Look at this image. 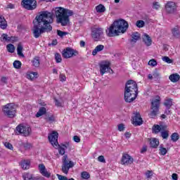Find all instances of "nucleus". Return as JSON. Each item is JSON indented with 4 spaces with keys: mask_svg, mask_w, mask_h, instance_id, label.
<instances>
[{
    "mask_svg": "<svg viewBox=\"0 0 180 180\" xmlns=\"http://www.w3.org/2000/svg\"><path fill=\"white\" fill-rule=\"evenodd\" d=\"M33 23V36L35 39H39L43 33L53 30V27H51L53 13L49 11H42L40 15L36 16Z\"/></svg>",
    "mask_w": 180,
    "mask_h": 180,
    "instance_id": "obj_1",
    "label": "nucleus"
},
{
    "mask_svg": "<svg viewBox=\"0 0 180 180\" xmlns=\"http://www.w3.org/2000/svg\"><path fill=\"white\" fill-rule=\"evenodd\" d=\"M129 28V23L124 20H117L105 30V33L108 37H115L119 36L120 33H126Z\"/></svg>",
    "mask_w": 180,
    "mask_h": 180,
    "instance_id": "obj_2",
    "label": "nucleus"
},
{
    "mask_svg": "<svg viewBox=\"0 0 180 180\" xmlns=\"http://www.w3.org/2000/svg\"><path fill=\"white\" fill-rule=\"evenodd\" d=\"M137 83L133 80H129L125 85L124 101L129 103L133 102L139 95Z\"/></svg>",
    "mask_w": 180,
    "mask_h": 180,
    "instance_id": "obj_3",
    "label": "nucleus"
},
{
    "mask_svg": "<svg viewBox=\"0 0 180 180\" xmlns=\"http://www.w3.org/2000/svg\"><path fill=\"white\" fill-rule=\"evenodd\" d=\"M74 13L72 11L58 7L55 8V15L57 18L58 23H60L62 26H67L70 22V16H72Z\"/></svg>",
    "mask_w": 180,
    "mask_h": 180,
    "instance_id": "obj_4",
    "label": "nucleus"
},
{
    "mask_svg": "<svg viewBox=\"0 0 180 180\" xmlns=\"http://www.w3.org/2000/svg\"><path fill=\"white\" fill-rule=\"evenodd\" d=\"M161 104V99L160 97L158 98H153L151 101L150 105V112L148 114V116L151 119H155L157 117V115H158L160 112V105Z\"/></svg>",
    "mask_w": 180,
    "mask_h": 180,
    "instance_id": "obj_5",
    "label": "nucleus"
},
{
    "mask_svg": "<svg viewBox=\"0 0 180 180\" xmlns=\"http://www.w3.org/2000/svg\"><path fill=\"white\" fill-rule=\"evenodd\" d=\"M3 112L5 116L9 117L10 119H13L16 116V107L13 103H8L3 108Z\"/></svg>",
    "mask_w": 180,
    "mask_h": 180,
    "instance_id": "obj_6",
    "label": "nucleus"
},
{
    "mask_svg": "<svg viewBox=\"0 0 180 180\" xmlns=\"http://www.w3.org/2000/svg\"><path fill=\"white\" fill-rule=\"evenodd\" d=\"M91 37L94 39V41H101L103 37V28L102 27H94L91 30Z\"/></svg>",
    "mask_w": 180,
    "mask_h": 180,
    "instance_id": "obj_7",
    "label": "nucleus"
},
{
    "mask_svg": "<svg viewBox=\"0 0 180 180\" xmlns=\"http://www.w3.org/2000/svg\"><path fill=\"white\" fill-rule=\"evenodd\" d=\"M73 167L74 162L68 160V156L65 155L63 158L62 172L67 175L70 171V168H72Z\"/></svg>",
    "mask_w": 180,
    "mask_h": 180,
    "instance_id": "obj_8",
    "label": "nucleus"
},
{
    "mask_svg": "<svg viewBox=\"0 0 180 180\" xmlns=\"http://www.w3.org/2000/svg\"><path fill=\"white\" fill-rule=\"evenodd\" d=\"M21 5L27 11H33L37 8V1L36 0H22Z\"/></svg>",
    "mask_w": 180,
    "mask_h": 180,
    "instance_id": "obj_9",
    "label": "nucleus"
},
{
    "mask_svg": "<svg viewBox=\"0 0 180 180\" xmlns=\"http://www.w3.org/2000/svg\"><path fill=\"white\" fill-rule=\"evenodd\" d=\"M16 131L18 134H22L26 137L30 134L32 129L29 126L20 124L16 127Z\"/></svg>",
    "mask_w": 180,
    "mask_h": 180,
    "instance_id": "obj_10",
    "label": "nucleus"
},
{
    "mask_svg": "<svg viewBox=\"0 0 180 180\" xmlns=\"http://www.w3.org/2000/svg\"><path fill=\"white\" fill-rule=\"evenodd\" d=\"M62 56L63 58H71V57L78 56V51L71 48H67L66 49L63 51Z\"/></svg>",
    "mask_w": 180,
    "mask_h": 180,
    "instance_id": "obj_11",
    "label": "nucleus"
},
{
    "mask_svg": "<svg viewBox=\"0 0 180 180\" xmlns=\"http://www.w3.org/2000/svg\"><path fill=\"white\" fill-rule=\"evenodd\" d=\"M132 124L134 126H141L143 124V118H141L140 112L134 113L132 116Z\"/></svg>",
    "mask_w": 180,
    "mask_h": 180,
    "instance_id": "obj_12",
    "label": "nucleus"
},
{
    "mask_svg": "<svg viewBox=\"0 0 180 180\" xmlns=\"http://www.w3.org/2000/svg\"><path fill=\"white\" fill-rule=\"evenodd\" d=\"M134 161V159L127 153H124L121 159V164L122 165H131V163Z\"/></svg>",
    "mask_w": 180,
    "mask_h": 180,
    "instance_id": "obj_13",
    "label": "nucleus"
},
{
    "mask_svg": "<svg viewBox=\"0 0 180 180\" xmlns=\"http://www.w3.org/2000/svg\"><path fill=\"white\" fill-rule=\"evenodd\" d=\"M49 141L52 146H58V133L57 131H53L48 136Z\"/></svg>",
    "mask_w": 180,
    "mask_h": 180,
    "instance_id": "obj_14",
    "label": "nucleus"
},
{
    "mask_svg": "<svg viewBox=\"0 0 180 180\" xmlns=\"http://www.w3.org/2000/svg\"><path fill=\"white\" fill-rule=\"evenodd\" d=\"M165 10L167 13H174L176 11V5L174 1H169L165 5Z\"/></svg>",
    "mask_w": 180,
    "mask_h": 180,
    "instance_id": "obj_15",
    "label": "nucleus"
},
{
    "mask_svg": "<svg viewBox=\"0 0 180 180\" xmlns=\"http://www.w3.org/2000/svg\"><path fill=\"white\" fill-rule=\"evenodd\" d=\"M39 171L42 176H45V178H50L51 176V173L47 171L46 169V166L43 164L39 165Z\"/></svg>",
    "mask_w": 180,
    "mask_h": 180,
    "instance_id": "obj_16",
    "label": "nucleus"
},
{
    "mask_svg": "<svg viewBox=\"0 0 180 180\" xmlns=\"http://www.w3.org/2000/svg\"><path fill=\"white\" fill-rule=\"evenodd\" d=\"M6 27H8V22H6V20H5V17L0 15V28L5 30Z\"/></svg>",
    "mask_w": 180,
    "mask_h": 180,
    "instance_id": "obj_17",
    "label": "nucleus"
},
{
    "mask_svg": "<svg viewBox=\"0 0 180 180\" xmlns=\"http://www.w3.org/2000/svg\"><path fill=\"white\" fill-rule=\"evenodd\" d=\"M33 67L36 68H39L40 67V57L34 56L33 59L31 60Z\"/></svg>",
    "mask_w": 180,
    "mask_h": 180,
    "instance_id": "obj_18",
    "label": "nucleus"
},
{
    "mask_svg": "<svg viewBox=\"0 0 180 180\" xmlns=\"http://www.w3.org/2000/svg\"><path fill=\"white\" fill-rule=\"evenodd\" d=\"M150 146L152 148H157L160 146V141L156 138H153L150 141Z\"/></svg>",
    "mask_w": 180,
    "mask_h": 180,
    "instance_id": "obj_19",
    "label": "nucleus"
},
{
    "mask_svg": "<svg viewBox=\"0 0 180 180\" xmlns=\"http://www.w3.org/2000/svg\"><path fill=\"white\" fill-rule=\"evenodd\" d=\"M20 165H21V168H22V169H29V168H30V161L27 160H22L20 162Z\"/></svg>",
    "mask_w": 180,
    "mask_h": 180,
    "instance_id": "obj_20",
    "label": "nucleus"
},
{
    "mask_svg": "<svg viewBox=\"0 0 180 180\" xmlns=\"http://www.w3.org/2000/svg\"><path fill=\"white\" fill-rule=\"evenodd\" d=\"M143 41L146 46H150L152 43L151 37H150V35L147 34H143Z\"/></svg>",
    "mask_w": 180,
    "mask_h": 180,
    "instance_id": "obj_21",
    "label": "nucleus"
},
{
    "mask_svg": "<svg viewBox=\"0 0 180 180\" xmlns=\"http://www.w3.org/2000/svg\"><path fill=\"white\" fill-rule=\"evenodd\" d=\"M140 40V34L137 32H133L131 34V43H137V41Z\"/></svg>",
    "mask_w": 180,
    "mask_h": 180,
    "instance_id": "obj_22",
    "label": "nucleus"
},
{
    "mask_svg": "<svg viewBox=\"0 0 180 180\" xmlns=\"http://www.w3.org/2000/svg\"><path fill=\"white\" fill-rule=\"evenodd\" d=\"M109 65L106 64H101L100 65V72L101 75H103V74H105L108 72V70H109Z\"/></svg>",
    "mask_w": 180,
    "mask_h": 180,
    "instance_id": "obj_23",
    "label": "nucleus"
},
{
    "mask_svg": "<svg viewBox=\"0 0 180 180\" xmlns=\"http://www.w3.org/2000/svg\"><path fill=\"white\" fill-rule=\"evenodd\" d=\"M169 79L172 82H178L180 79V76L178 74H172L169 77Z\"/></svg>",
    "mask_w": 180,
    "mask_h": 180,
    "instance_id": "obj_24",
    "label": "nucleus"
},
{
    "mask_svg": "<svg viewBox=\"0 0 180 180\" xmlns=\"http://www.w3.org/2000/svg\"><path fill=\"white\" fill-rule=\"evenodd\" d=\"M105 49V46L103 45H98L94 50L92 51L93 56H96L99 51H102Z\"/></svg>",
    "mask_w": 180,
    "mask_h": 180,
    "instance_id": "obj_25",
    "label": "nucleus"
},
{
    "mask_svg": "<svg viewBox=\"0 0 180 180\" xmlns=\"http://www.w3.org/2000/svg\"><path fill=\"white\" fill-rule=\"evenodd\" d=\"M38 73L36 72H32L28 74H27V79H30L31 81H33L35 78H37Z\"/></svg>",
    "mask_w": 180,
    "mask_h": 180,
    "instance_id": "obj_26",
    "label": "nucleus"
},
{
    "mask_svg": "<svg viewBox=\"0 0 180 180\" xmlns=\"http://www.w3.org/2000/svg\"><path fill=\"white\" fill-rule=\"evenodd\" d=\"M96 11L98 13H103V12H105L106 8H105V6L99 4L98 6H96Z\"/></svg>",
    "mask_w": 180,
    "mask_h": 180,
    "instance_id": "obj_27",
    "label": "nucleus"
},
{
    "mask_svg": "<svg viewBox=\"0 0 180 180\" xmlns=\"http://www.w3.org/2000/svg\"><path fill=\"white\" fill-rule=\"evenodd\" d=\"M46 108L41 107L39 108V111L36 114L37 117H40V116H43V115H46Z\"/></svg>",
    "mask_w": 180,
    "mask_h": 180,
    "instance_id": "obj_28",
    "label": "nucleus"
},
{
    "mask_svg": "<svg viewBox=\"0 0 180 180\" xmlns=\"http://www.w3.org/2000/svg\"><path fill=\"white\" fill-rule=\"evenodd\" d=\"M22 51H23V46H22V44H18V47H17V53L18 55L19 56V57H25V55L23 54V53H22Z\"/></svg>",
    "mask_w": 180,
    "mask_h": 180,
    "instance_id": "obj_29",
    "label": "nucleus"
},
{
    "mask_svg": "<svg viewBox=\"0 0 180 180\" xmlns=\"http://www.w3.org/2000/svg\"><path fill=\"white\" fill-rule=\"evenodd\" d=\"M164 105L167 108V109H171V106H172V99L168 98L165 100Z\"/></svg>",
    "mask_w": 180,
    "mask_h": 180,
    "instance_id": "obj_30",
    "label": "nucleus"
},
{
    "mask_svg": "<svg viewBox=\"0 0 180 180\" xmlns=\"http://www.w3.org/2000/svg\"><path fill=\"white\" fill-rule=\"evenodd\" d=\"M153 133H155V134H158L160 131H161V127L158 124L153 125Z\"/></svg>",
    "mask_w": 180,
    "mask_h": 180,
    "instance_id": "obj_31",
    "label": "nucleus"
},
{
    "mask_svg": "<svg viewBox=\"0 0 180 180\" xmlns=\"http://www.w3.org/2000/svg\"><path fill=\"white\" fill-rule=\"evenodd\" d=\"M172 33L174 37L179 38L180 37L179 29L178 27L173 28Z\"/></svg>",
    "mask_w": 180,
    "mask_h": 180,
    "instance_id": "obj_32",
    "label": "nucleus"
},
{
    "mask_svg": "<svg viewBox=\"0 0 180 180\" xmlns=\"http://www.w3.org/2000/svg\"><path fill=\"white\" fill-rule=\"evenodd\" d=\"M171 139L173 141L174 143L178 141L179 140V134L176 132L173 133L171 135Z\"/></svg>",
    "mask_w": 180,
    "mask_h": 180,
    "instance_id": "obj_33",
    "label": "nucleus"
},
{
    "mask_svg": "<svg viewBox=\"0 0 180 180\" xmlns=\"http://www.w3.org/2000/svg\"><path fill=\"white\" fill-rule=\"evenodd\" d=\"M159 154H160V155H165L167 153H168L167 148L162 147V145H160V146L159 147Z\"/></svg>",
    "mask_w": 180,
    "mask_h": 180,
    "instance_id": "obj_34",
    "label": "nucleus"
},
{
    "mask_svg": "<svg viewBox=\"0 0 180 180\" xmlns=\"http://www.w3.org/2000/svg\"><path fill=\"white\" fill-rule=\"evenodd\" d=\"M23 179L25 180H34V177L30 173H26L22 176Z\"/></svg>",
    "mask_w": 180,
    "mask_h": 180,
    "instance_id": "obj_35",
    "label": "nucleus"
},
{
    "mask_svg": "<svg viewBox=\"0 0 180 180\" xmlns=\"http://www.w3.org/2000/svg\"><path fill=\"white\" fill-rule=\"evenodd\" d=\"M65 148H67L66 145H62L61 146H59L58 151L60 155H64V154H65Z\"/></svg>",
    "mask_w": 180,
    "mask_h": 180,
    "instance_id": "obj_36",
    "label": "nucleus"
},
{
    "mask_svg": "<svg viewBox=\"0 0 180 180\" xmlns=\"http://www.w3.org/2000/svg\"><path fill=\"white\" fill-rule=\"evenodd\" d=\"M161 137L164 139H168L169 137V131H162L160 132Z\"/></svg>",
    "mask_w": 180,
    "mask_h": 180,
    "instance_id": "obj_37",
    "label": "nucleus"
},
{
    "mask_svg": "<svg viewBox=\"0 0 180 180\" xmlns=\"http://www.w3.org/2000/svg\"><path fill=\"white\" fill-rule=\"evenodd\" d=\"M6 49L8 53H15V46L12 44H9L6 46Z\"/></svg>",
    "mask_w": 180,
    "mask_h": 180,
    "instance_id": "obj_38",
    "label": "nucleus"
},
{
    "mask_svg": "<svg viewBox=\"0 0 180 180\" xmlns=\"http://www.w3.org/2000/svg\"><path fill=\"white\" fill-rule=\"evenodd\" d=\"M14 68L19 70L22 67V62L19 60H15L13 63Z\"/></svg>",
    "mask_w": 180,
    "mask_h": 180,
    "instance_id": "obj_39",
    "label": "nucleus"
},
{
    "mask_svg": "<svg viewBox=\"0 0 180 180\" xmlns=\"http://www.w3.org/2000/svg\"><path fill=\"white\" fill-rule=\"evenodd\" d=\"M81 176L82 179H89V178H91V175L89 173H88V172H82L81 173Z\"/></svg>",
    "mask_w": 180,
    "mask_h": 180,
    "instance_id": "obj_40",
    "label": "nucleus"
},
{
    "mask_svg": "<svg viewBox=\"0 0 180 180\" xmlns=\"http://www.w3.org/2000/svg\"><path fill=\"white\" fill-rule=\"evenodd\" d=\"M162 60V61H165V63H167V64H172V63H174V60H172V59L169 58L168 56H163Z\"/></svg>",
    "mask_w": 180,
    "mask_h": 180,
    "instance_id": "obj_41",
    "label": "nucleus"
},
{
    "mask_svg": "<svg viewBox=\"0 0 180 180\" xmlns=\"http://www.w3.org/2000/svg\"><path fill=\"white\" fill-rule=\"evenodd\" d=\"M144 25H146V22H144V21L141 20H138L136 22V26L139 28L144 27Z\"/></svg>",
    "mask_w": 180,
    "mask_h": 180,
    "instance_id": "obj_42",
    "label": "nucleus"
},
{
    "mask_svg": "<svg viewBox=\"0 0 180 180\" xmlns=\"http://www.w3.org/2000/svg\"><path fill=\"white\" fill-rule=\"evenodd\" d=\"M55 60L56 61V63H61V61H63V58H61V55L58 53H56L55 54Z\"/></svg>",
    "mask_w": 180,
    "mask_h": 180,
    "instance_id": "obj_43",
    "label": "nucleus"
},
{
    "mask_svg": "<svg viewBox=\"0 0 180 180\" xmlns=\"http://www.w3.org/2000/svg\"><path fill=\"white\" fill-rule=\"evenodd\" d=\"M57 33H58V36H59L60 37H64V36H67V34H68V32H63L60 30H57Z\"/></svg>",
    "mask_w": 180,
    "mask_h": 180,
    "instance_id": "obj_44",
    "label": "nucleus"
},
{
    "mask_svg": "<svg viewBox=\"0 0 180 180\" xmlns=\"http://www.w3.org/2000/svg\"><path fill=\"white\" fill-rule=\"evenodd\" d=\"M148 65H151V67H155V65H157V60H155V59L149 60Z\"/></svg>",
    "mask_w": 180,
    "mask_h": 180,
    "instance_id": "obj_45",
    "label": "nucleus"
},
{
    "mask_svg": "<svg viewBox=\"0 0 180 180\" xmlns=\"http://www.w3.org/2000/svg\"><path fill=\"white\" fill-rule=\"evenodd\" d=\"M98 161L99 162H103V164H105V162H106V160H105V157L103 155L98 156Z\"/></svg>",
    "mask_w": 180,
    "mask_h": 180,
    "instance_id": "obj_46",
    "label": "nucleus"
},
{
    "mask_svg": "<svg viewBox=\"0 0 180 180\" xmlns=\"http://www.w3.org/2000/svg\"><path fill=\"white\" fill-rule=\"evenodd\" d=\"M4 146L6 148H8V150H13V146L10 143L6 142Z\"/></svg>",
    "mask_w": 180,
    "mask_h": 180,
    "instance_id": "obj_47",
    "label": "nucleus"
},
{
    "mask_svg": "<svg viewBox=\"0 0 180 180\" xmlns=\"http://www.w3.org/2000/svg\"><path fill=\"white\" fill-rule=\"evenodd\" d=\"M58 176V179L59 180H68V178H67V176H63L61 174H56Z\"/></svg>",
    "mask_w": 180,
    "mask_h": 180,
    "instance_id": "obj_48",
    "label": "nucleus"
},
{
    "mask_svg": "<svg viewBox=\"0 0 180 180\" xmlns=\"http://www.w3.org/2000/svg\"><path fill=\"white\" fill-rule=\"evenodd\" d=\"M60 78V81H61L62 82H64V81H66L67 77H65V75L64 74H60L59 76Z\"/></svg>",
    "mask_w": 180,
    "mask_h": 180,
    "instance_id": "obj_49",
    "label": "nucleus"
},
{
    "mask_svg": "<svg viewBox=\"0 0 180 180\" xmlns=\"http://www.w3.org/2000/svg\"><path fill=\"white\" fill-rule=\"evenodd\" d=\"M2 37L3 40H5L6 41H9V40H11V37H8V34H3Z\"/></svg>",
    "mask_w": 180,
    "mask_h": 180,
    "instance_id": "obj_50",
    "label": "nucleus"
},
{
    "mask_svg": "<svg viewBox=\"0 0 180 180\" xmlns=\"http://www.w3.org/2000/svg\"><path fill=\"white\" fill-rule=\"evenodd\" d=\"M23 147L25 150H30L32 145H30V143H24Z\"/></svg>",
    "mask_w": 180,
    "mask_h": 180,
    "instance_id": "obj_51",
    "label": "nucleus"
},
{
    "mask_svg": "<svg viewBox=\"0 0 180 180\" xmlns=\"http://www.w3.org/2000/svg\"><path fill=\"white\" fill-rule=\"evenodd\" d=\"M152 175H153V172L151 171H147L146 173V178H148V179L151 178Z\"/></svg>",
    "mask_w": 180,
    "mask_h": 180,
    "instance_id": "obj_52",
    "label": "nucleus"
},
{
    "mask_svg": "<svg viewBox=\"0 0 180 180\" xmlns=\"http://www.w3.org/2000/svg\"><path fill=\"white\" fill-rule=\"evenodd\" d=\"M153 9H159L160 4L158 2L153 3Z\"/></svg>",
    "mask_w": 180,
    "mask_h": 180,
    "instance_id": "obj_53",
    "label": "nucleus"
},
{
    "mask_svg": "<svg viewBox=\"0 0 180 180\" xmlns=\"http://www.w3.org/2000/svg\"><path fill=\"white\" fill-rule=\"evenodd\" d=\"M118 130H119V131H123V130H124V124H120L118 125Z\"/></svg>",
    "mask_w": 180,
    "mask_h": 180,
    "instance_id": "obj_54",
    "label": "nucleus"
},
{
    "mask_svg": "<svg viewBox=\"0 0 180 180\" xmlns=\"http://www.w3.org/2000/svg\"><path fill=\"white\" fill-rule=\"evenodd\" d=\"M73 140L75 141V143H79V141H81V139L78 136H75L73 137Z\"/></svg>",
    "mask_w": 180,
    "mask_h": 180,
    "instance_id": "obj_55",
    "label": "nucleus"
},
{
    "mask_svg": "<svg viewBox=\"0 0 180 180\" xmlns=\"http://www.w3.org/2000/svg\"><path fill=\"white\" fill-rule=\"evenodd\" d=\"M55 105L56 106H59V107L63 106V103H61V102H60V101H58L57 99H55Z\"/></svg>",
    "mask_w": 180,
    "mask_h": 180,
    "instance_id": "obj_56",
    "label": "nucleus"
},
{
    "mask_svg": "<svg viewBox=\"0 0 180 180\" xmlns=\"http://www.w3.org/2000/svg\"><path fill=\"white\" fill-rule=\"evenodd\" d=\"M161 131H167V126L166 125H160Z\"/></svg>",
    "mask_w": 180,
    "mask_h": 180,
    "instance_id": "obj_57",
    "label": "nucleus"
},
{
    "mask_svg": "<svg viewBox=\"0 0 180 180\" xmlns=\"http://www.w3.org/2000/svg\"><path fill=\"white\" fill-rule=\"evenodd\" d=\"M34 180H46V179H44V177L41 176H38L34 177Z\"/></svg>",
    "mask_w": 180,
    "mask_h": 180,
    "instance_id": "obj_58",
    "label": "nucleus"
},
{
    "mask_svg": "<svg viewBox=\"0 0 180 180\" xmlns=\"http://www.w3.org/2000/svg\"><path fill=\"white\" fill-rule=\"evenodd\" d=\"M172 179L173 180H178V174H173L172 175Z\"/></svg>",
    "mask_w": 180,
    "mask_h": 180,
    "instance_id": "obj_59",
    "label": "nucleus"
},
{
    "mask_svg": "<svg viewBox=\"0 0 180 180\" xmlns=\"http://www.w3.org/2000/svg\"><path fill=\"white\" fill-rule=\"evenodd\" d=\"M57 44H58L57 39H54L52 41V43L50 44V46H57Z\"/></svg>",
    "mask_w": 180,
    "mask_h": 180,
    "instance_id": "obj_60",
    "label": "nucleus"
},
{
    "mask_svg": "<svg viewBox=\"0 0 180 180\" xmlns=\"http://www.w3.org/2000/svg\"><path fill=\"white\" fill-rule=\"evenodd\" d=\"M146 151H147V146H143L141 150V153L143 154V153H146Z\"/></svg>",
    "mask_w": 180,
    "mask_h": 180,
    "instance_id": "obj_61",
    "label": "nucleus"
},
{
    "mask_svg": "<svg viewBox=\"0 0 180 180\" xmlns=\"http://www.w3.org/2000/svg\"><path fill=\"white\" fill-rule=\"evenodd\" d=\"M47 120H49V122H54V117L53 116L49 117L47 118Z\"/></svg>",
    "mask_w": 180,
    "mask_h": 180,
    "instance_id": "obj_62",
    "label": "nucleus"
},
{
    "mask_svg": "<svg viewBox=\"0 0 180 180\" xmlns=\"http://www.w3.org/2000/svg\"><path fill=\"white\" fill-rule=\"evenodd\" d=\"M7 8H8L9 9H13V8H15V6H13V4H10L7 5Z\"/></svg>",
    "mask_w": 180,
    "mask_h": 180,
    "instance_id": "obj_63",
    "label": "nucleus"
},
{
    "mask_svg": "<svg viewBox=\"0 0 180 180\" xmlns=\"http://www.w3.org/2000/svg\"><path fill=\"white\" fill-rule=\"evenodd\" d=\"M131 136V134H130V133H129V132H127V133L125 134V137H126V139H130Z\"/></svg>",
    "mask_w": 180,
    "mask_h": 180,
    "instance_id": "obj_64",
    "label": "nucleus"
}]
</instances>
